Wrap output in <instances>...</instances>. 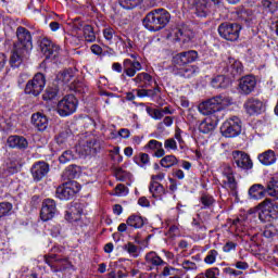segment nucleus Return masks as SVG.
<instances>
[{
	"mask_svg": "<svg viewBox=\"0 0 278 278\" xmlns=\"http://www.w3.org/2000/svg\"><path fill=\"white\" fill-rule=\"evenodd\" d=\"M79 190H81L79 182L72 180L59 186L55 194L58 199H61V201H70V199H73Z\"/></svg>",
	"mask_w": 278,
	"mask_h": 278,
	"instance_id": "7",
	"label": "nucleus"
},
{
	"mask_svg": "<svg viewBox=\"0 0 278 278\" xmlns=\"http://www.w3.org/2000/svg\"><path fill=\"white\" fill-rule=\"evenodd\" d=\"M13 205L10 202H1L0 203V218L3 216H9L10 212H12Z\"/></svg>",
	"mask_w": 278,
	"mask_h": 278,
	"instance_id": "44",
	"label": "nucleus"
},
{
	"mask_svg": "<svg viewBox=\"0 0 278 278\" xmlns=\"http://www.w3.org/2000/svg\"><path fill=\"white\" fill-rule=\"evenodd\" d=\"M27 58H29V51L25 52L24 49L18 50V48H14L10 64L13 68H17L20 64H23V60H27Z\"/></svg>",
	"mask_w": 278,
	"mask_h": 278,
	"instance_id": "24",
	"label": "nucleus"
},
{
	"mask_svg": "<svg viewBox=\"0 0 278 278\" xmlns=\"http://www.w3.org/2000/svg\"><path fill=\"white\" fill-rule=\"evenodd\" d=\"M174 123V118L172 116H165L163 122H161L159 125H165V127H170Z\"/></svg>",
	"mask_w": 278,
	"mask_h": 278,
	"instance_id": "63",
	"label": "nucleus"
},
{
	"mask_svg": "<svg viewBox=\"0 0 278 278\" xmlns=\"http://www.w3.org/2000/svg\"><path fill=\"white\" fill-rule=\"evenodd\" d=\"M232 160L235 164H237L238 168H242L243 170H250L253 168V161H251V156L242 151H232Z\"/></svg>",
	"mask_w": 278,
	"mask_h": 278,
	"instance_id": "14",
	"label": "nucleus"
},
{
	"mask_svg": "<svg viewBox=\"0 0 278 278\" xmlns=\"http://www.w3.org/2000/svg\"><path fill=\"white\" fill-rule=\"evenodd\" d=\"M138 204H139L141 207H150L151 202L149 201V199H147V197H141V198H139V200H138Z\"/></svg>",
	"mask_w": 278,
	"mask_h": 278,
	"instance_id": "61",
	"label": "nucleus"
},
{
	"mask_svg": "<svg viewBox=\"0 0 278 278\" xmlns=\"http://www.w3.org/2000/svg\"><path fill=\"white\" fill-rule=\"evenodd\" d=\"M179 164V159L173 154L163 155V157L160 161V165L163 168H173V166H177Z\"/></svg>",
	"mask_w": 278,
	"mask_h": 278,
	"instance_id": "32",
	"label": "nucleus"
},
{
	"mask_svg": "<svg viewBox=\"0 0 278 278\" xmlns=\"http://www.w3.org/2000/svg\"><path fill=\"white\" fill-rule=\"evenodd\" d=\"M220 131L225 138H236L242 132V121L238 116H230L222 125Z\"/></svg>",
	"mask_w": 278,
	"mask_h": 278,
	"instance_id": "5",
	"label": "nucleus"
},
{
	"mask_svg": "<svg viewBox=\"0 0 278 278\" xmlns=\"http://www.w3.org/2000/svg\"><path fill=\"white\" fill-rule=\"evenodd\" d=\"M16 38L17 41L14 43V49L21 51L23 49L25 52L31 51L34 49V42L31 40V33L29 29L20 26L16 28Z\"/></svg>",
	"mask_w": 278,
	"mask_h": 278,
	"instance_id": "6",
	"label": "nucleus"
},
{
	"mask_svg": "<svg viewBox=\"0 0 278 278\" xmlns=\"http://www.w3.org/2000/svg\"><path fill=\"white\" fill-rule=\"evenodd\" d=\"M30 173L34 178V181H41L42 178L47 177L49 173V164H47L45 161L36 162L33 165Z\"/></svg>",
	"mask_w": 278,
	"mask_h": 278,
	"instance_id": "16",
	"label": "nucleus"
},
{
	"mask_svg": "<svg viewBox=\"0 0 278 278\" xmlns=\"http://www.w3.org/2000/svg\"><path fill=\"white\" fill-rule=\"evenodd\" d=\"M164 177H166V174H164V173H159L156 175H152L150 184H159V181L164 180Z\"/></svg>",
	"mask_w": 278,
	"mask_h": 278,
	"instance_id": "58",
	"label": "nucleus"
},
{
	"mask_svg": "<svg viewBox=\"0 0 278 278\" xmlns=\"http://www.w3.org/2000/svg\"><path fill=\"white\" fill-rule=\"evenodd\" d=\"M147 114L151 116V118H154V121H162L164 118V115L162 114V109H153L151 106L146 108Z\"/></svg>",
	"mask_w": 278,
	"mask_h": 278,
	"instance_id": "41",
	"label": "nucleus"
},
{
	"mask_svg": "<svg viewBox=\"0 0 278 278\" xmlns=\"http://www.w3.org/2000/svg\"><path fill=\"white\" fill-rule=\"evenodd\" d=\"M218 257V252L216 250H210L204 257V263L208 266H212V264H216V260Z\"/></svg>",
	"mask_w": 278,
	"mask_h": 278,
	"instance_id": "43",
	"label": "nucleus"
},
{
	"mask_svg": "<svg viewBox=\"0 0 278 278\" xmlns=\"http://www.w3.org/2000/svg\"><path fill=\"white\" fill-rule=\"evenodd\" d=\"M164 148L166 151H177V141L173 138H168L164 141Z\"/></svg>",
	"mask_w": 278,
	"mask_h": 278,
	"instance_id": "49",
	"label": "nucleus"
},
{
	"mask_svg": "<svg viewBox=\"0 0 278 278\" xmlns=\"http://www.w3.org/2000/svg\"><path fill=\"white\" fill-rule=\"evenodd\" d=\"M240 29H242L240 25L236 23L225 22L218 26L217 31L220 38H224V40L236 42V40L240 38Z\"/></svg>",
	"mask_w": 278,
	"mask_h": 278,
	"instance_id": "8",
	"label": "nucleus"
},
{
	"mask_svg": "<svg viewBox=\"0 0 278 278\" xmlns=\"http://www.w3.org/2000/svg\"><path fill=\"white\" fill-rule=\"evenodd\" d=\"M255 210L262 223H270V220H277L278 218V202L273 201L270 198H266L258 203Z\"/></svg>",
	"mask_w": 278,
	"mask_h": 278,
	"instance_id": "3",
	"label": "nucleus"
},
{
	"mask_svg": "<svg viewBox=\"0 0 278 278\" xmlns=\"http://www.w3.org/2000/svg\"><path fill=\"white\" fill-rule=\"evenodd\" d=\"M181 266L185 270H197V263L192 261H184Z\"/></svg>",
	"mask_w": 278,
	"mask_h": 278,
	"instance_id": "55",
	"label": "nucleus"
},
{
	"mask_svg": "<svg viewBox=\"0 0 278 278\" xmlns=\"http://www.w3.org/2000/svg\"><path fill=\"white\" fill-rule=\"evenodd\" d=\"M211 86L213 88H227V80L225 79V76L219 75L212 79Z\"/></svg>",
	"mask_w": 278,
	"mask_h": 278,
	"instance_id": "42",
	"label": "nucleus"
},
{
	"mask_svg": "<svg viewBox=\"0 0 278 278\" xmlns=\"http://www.w3.org/2000/svg\"><path fill=\"white\" fill-rule=\"evenodd\" d=\"M115 34H116V31L112 27H108V28L103 29V36H104L105 40H108L109 42H112Z\"/></svg>",
	"mask_w": 278,
	"mask_h": 278,
	"instance_id": "53",
	"label": "nucleus"
},
{
	"mask_svg": "<svg viewBox=\"0 0 278 278\" xmlns=\"http://www.w3.org/2000/svg\"><path fill=\"white\" fill-rule=\"evenodd\" d=\"M142 0H118V3L124 10H134V8H138Z\"/></svg>",
	"mask_w": 278,
	"mask_h": 278,
	"instance_id": "40",
	"label": "nucleus"
},
{
	"mask_svg": "<svg viewBox=\"0 0 278 278\" xmlns=\"http://www.w3.org/2000/svg\"><path fill=\"white\" fill-rule=\"evenodd\" d=\"M55 97H58V87H49L47 90H46V93L43 94V99L46 101H51L53 99H55Z\"/></svg>",
	"mask_w": 278,
	"mask_h": 278,
	"instance_id": "46",
	"label": "nucleus"
},
{
	"mask_svg": "<svg viewBox=\"0 0 278 278\" xmlns=\"http://www.w3.org/2000/svg\"><path fill=\"white\" fill-rule=\"evenodd\" d=\"M243 108L250 116L262 114V112H264V102L257 98H249L244 102Z\"/></svg>",
	"mask_w": 278,
	"mask_h": 278,
	"instance_id": "15",
	"label": "nucleus"
},
{
	"mask_svg": "<svg viewBox=\"0 0 278 278\" xmlns=\"http://www.w3.org/2000/svg\"><path fill=\"white\" fill-rule=\"evenodd\" d=\"M265 192H267L269 197H273L274 199H278V179L277 178H271L270 181L267 182Z\"/></svg>",
	"mask_w": 278,
	"mask_h": 278,
	"instance_id": "35",
	"label": "nucleus"
},
{
	"mask_svg": "<svg viewBox=\"0 0 278 278\" xmlns=\"http://www.w3.org/2000/svg\"><path fill=\"white\" fill-rule=\"evenodd\" d=\"M74 77H75V72H73L72 68H67L56 74V81L62 85L71 84Z\"/></svg>",
	"mask_w": 278,
	"mask_h": 278,
	"instance_id": "29",
	"label": "nucleus"
},
{
	"mask_svg": "<svg viewBox=\"0 0 278 278\" xmlns=\"http://www.w3.org/2000/svg\"><path fill=\"white\" fill-rule=\"evenodd\" d=\"M116 38L119 40V42H122V45H124V47H127V49H131V47H134V42L128 37L116 36Z\"/></svg>",
	"mask_w": 278,
	"mask_h": 278,
	"instance_id": "54",
	"label": "nucleus"
},
{
	"mask_svg": "<svg viewBox=\"0 0 278 278\" xmlns=\"http://www.w3.org/2000/svg\"><path fill=\"white\" fill-rule=\"evenodd\" d=\"M258 162L263 164V166H273L275 162H277V154L273 150H267L257 156Z\"/></svg>",
	"mask_w": 278,
	"mask_h": 278,
	"instance_id": "28",
	"label": "nucleus"
},
{
	"mask_svg": "<svg viewBox=\"0 0 278 278\" xmlns=\"http://www.w3.org/2000/svg\"><path fill=\"white\" fill-rule=\"evenodd\" d=\"M231 103V98L219 94L200 103L198 110L204 116H212L213 114H216V112H222V110H226V108H229Z\"/></svg>",
	"mask_w": 278,
	"mask_h": 278,
	"instance_id": "2",
	"label": "nucleus"
},
{
	"mask_svg": "<svg viewBox=\"0 0 278 278\" xmlns=\"http://www.w3.org/2000/svg\"><path fill=\"white\" fill-rule=\"evenodd\" d=\"M228 62H229L228 71H230L233 77H238V75H242V63L240 61H236V59L229 58Z\"/></svg>",
	"mask_w": 278,
	"mask_h": 278,
	"instance_id": "34",
	"label": "nucleus"
},
{
	"mask_svg": "<svg viewBox=\"0 0 278 278\" xmlns=\"http://www.w3.org/2000/svg\"><path fill=\"white\" fill-rule=\"evenodd\" d=\"M58 212V205L53 199H45L41 204L40 218L43 223L53 219Z\"/></svg>",
	"mask_w": 278,
	"mask_h": 278,
	"instance_id": "12",
	"label": "nucleus"
},
{
	"mask_svg": "<svg viewBox=\"0 0 278 278\" xmlns=\"http://www.w3.org/2000/svg\"><path fill=\"white\" fill-rule=\"evenodd\" d=\"M235 267L238 268V270H248V268H249V263L242 262V261H238V262L235 264Z\"/></svg>",
	"mask_w": 278,
	"mask_h": 278,
	"instance_id": "60",
	"label": "nucleus"
},
{
	"mask_svg": "<svg viewBox=\"0 0 278 278\" xmlns=\"http://www.w3.org/2000/svg\"><path fill=\"white\" fill-rule=\"evenodd\" d=\"M47 85V78L45 74L37 73L31 80L26 84L25 92L26 94H33L34 97H38L42 90H45V86Z\"/></svg>",
	"mask_w": 278,
	"mask_h": 278,
	"instance_id": "9",
	"label": "nucleus"
},
{
	"mask_svg": "<svg viewBox=\"0 0 278 278\" xmlns=\"http://www.w3.org/2000/svg\"><path fill=\"white\" fill-rule=\"evenodd\" d=\"M236 247H238V244H236L233 241H228L223 247V251L224 253H231V251H233Z\"/></svg>",
	"mask_w": 278,
	"mask_h": 278,
	"instance_id": "56",
	"label": "nucleus"
},
{
	"mask_svg": "<svg viewBox=\"0 0 278 278\" xmlns=\"http://www.w3.org/2000/svg\"><path fill=\"white\" fill-rule=\"evenodd\" d=\"M45 262L46 264H48V266H50L55 270V267L58 266V264H60L61 262H66V258H62L55 254H51V255L45 256Z\"/></svg>",
	"mask_w": 278,
	"mask_h": 278,
	"instance_id": "38",
	"label": "nucleus"
},
{
	"mask_svg": "<svg viewBox=\"0 0 278 278\" xmlns=\"http://www.w3.org/2000/svg\"><path fill=\"white\" fill-rule=\"evenodd\" d=\"M129 194V189L125 187V185L119 184L115 187V195L116 197H127Z\"/></svg>",
	"mask_w": 278,
	"mask_h": 278,
	"instance_id": "50",
	"label": "nucleus"
},
{
	"mask_svg": "<svg viewBox=\"0 0 278 278\" xmlns=\"http://www.w3.org/2000/svg\"><path fill=\"white\" fill-rule=\"evenodd\" d=\"M172 38L176 40V42H190L192 38H194V33L190 29L186 28H176L172 34Z\"/></svg>",
	"mask_w": 278,
	"mask_h": 278,
	"instance_id": "21",
	"label": "nucleus"
},
{
	"mask_svg": "<svg viewBox=\"0 0 278 278\" xmlns=\"http://www.w3.org/2000/svg\"><path fill=\"white\" fill-rule=\"evenodd\" d=\"M40 49L47 60H55L61 51L60 46L49 39V37H43L41 39Z\"/></svg>",
	"mask_w": 278,
	"mask_h": 278,
	"instance_id": "11",
	"label": "nucleus"
},
{
	"mask_svg": "<svg viewBox=\"0 0 278 278\" xmlns=\"http://www.w3.org/2000/svg\"><path fill=\"white\" fill-rule=\"evenodd\" d=\"M126 225L134 229H142L144 227V219L140 215H130L126 220Z\"/></svg>",
	"mask_w": 278,
	"mask_h": 278,
	"instance_id": "33",
	"label": "nucleus"
},
{
	"mask_svg": "<svg viewBox=\"0 0 278 278\" xmlns=\"http://www.w3.org/2000/svg\"><path fill=\"white\" fill-rule=\"evenodd\" d=\"M157 92H160V87L156 85L153 89H148L147 97H157Z\"/></svg>",
	"mask_w": 278,
	"mask_h": 278,
	"instance_id": "64",
	"label": "nucleus"
},
{
	"mask_svg": "<svg viewBox=\"0 0 278 278\" xmlns=\"http://www.w3.org/2000/svg\"><path fill=\"white\" fill-rule=\"evenodd\" d=\"M198 58L199 52L194 50H189L177 54L175 56V62L178 66H186L187 64H192V62H197Z\"/></svg>",
	"mask_w": 278,
	"mask_h": 278,
	"instance_id": "17",
	"label": "nucleus"
},
{
	"mask_svg": "<svg viewBox=\"0 0 278 278\" xmlns=\"http://www.w3.org/2000/svg\"><path fill=\"white\" fill-rule=\"evenodd\" d=\"M79 105V101L73 94H67L63 97L56 104V112L59 116H71V114H75L77 112V106Z\"/></svg>",
	"mask_w": 278,
	"mask_h": 278,
	"instance_id": "4",
	"label": "nucleus"
},
{
	"mask_svg": "<svg viewBox=\"0 0 278 278\" xmlns=\"http://www.w3.org/2000/svg\"><path fill=\"white\" fill-rule=\"evenodd\" d=\"M257 86V79L252 75L244 76L239 81V90L242 94H251Z\"/></svg>",
	"mask_w": 278,
	"mask_h": 278,
	"instance_id": "18",
	"label": "nucleus"
},
{
	"mask_svg": "<svg viewBox=\"0 0 278 278\" xmlns=\"http://www.w3.org/2000/svg\"><path fill=\"white\" fill-rule=\"evenodd\" d=\"M124 75L127 77H136V73L142 70V64L139 61L125 59L123 62Z\"/></svg>",
	"mask_w": 278,
	"mask_h": 278,
	"instance_id": "19",
	"label": "nucleus"
},
{
	"mask_svg": "<svg viewBox=\"0 0 278 278\" xmlns=\"http://www.w3.org/2000/svg\"><path fill=\"white\" fill-rule=\"evenodd\" d=\"M84 38L86 42H94L97 40V35H94V28L90 25L84 27Z\"/></svg>",
	"mask_w": 278,
	"mask_h": 278,
	"instance_id": "39",
	"label": "nucleus"
},
{
	"mask_svg": "<svg viewBox=\"0 0 278 278\" xmlns=\"http://www.w3.org/2000/svg\"><path fill=\"white\" fill-rule=\"evenodd\" d=\"M81 214L83 211L79 206H72L66 211L65 220H68L70 223H77V220L81 219Z\"/></svg>",
	"mask_w": 278,
	"mask_h": 278,
	"instance_id": "30",
	"label": "nucleus"
},
{
	"mask_svg": "<svg viewBox=\"0 0 278 278\" xmlns=\"http://www.w3.org/2000/svg\"><path fill=\"white\" fill-rule=\"evenodd\" d=\"M144 149L146 151L153 153L154 157H163L166 155V151L164 150L162 142L155 139L148 141Z\"/></svg>",
	"mask_w": 278,
	"mask_h": 278,
	"instance_id": "23",
	"label": "nucleus"
},
{
	"mask_svg": "<svg viewBox=\"0 0 278 278\" xmlns=\"http://www.w3.org/2000/svg\"><path fill=\"white\" fill-rule=\"evenodd\" d=\"M217 125L218 119L215 115L205 117L199 125V131H201V134H212V131L216 129Z\"/></svg>",
	"mask_w": 278,
	"mask_h": 278,
	"instance_id": "22",
	"label": "nucleus"
},
{
	"mask_svg": "<svg viewBox=\"0 0 278 278\" xmlns=\"http://www.w3.org/2000/svg\"><path fill=\"white\" fill-rule=\"evenodd\" d=\"M195 14L201 17L207 16V1L195 0Z\"/></svg>",
	"mask_w": 278,
	"mask_h": 278,
	"instance_id": "37",
	"label": "nucleus"
},
{
	"mask_svg": "<svg viewBox=\"0 0 278 278\" xmlns=\"http://www.w3.org/2000/svg\"><path fill=\"white\" fill-rule=\"evenodd\" d=\"M132 81L138 86V88H149L153 84V76L149 73L142 72L137 74Z\"/></svg>",
	"mask_w": 278,
	"mask_h": 278,
	"instance_id": "27",
	"label": "nucleus"
},
{
	"mask_svg": "<svg viewBox=\"0 0 278 278\" xmlns=\"http://www.w3.org/2000/svg\"><path fill=\"white\" fill-rule=\"evenodd\" d=\"M149 192L152 194L153 199H162L166 190H164V186L160 182H150Z\"/></svg>",
	"mask_w": 278,
	"mask_h": 278,
	"instance_id": "31",
	"label": "nucleus"
},
{
	"mask_svg": "<svg viewBox=\"0 0 278 278\" xmlns=\"http://www.w3.org/2000/svg\"><path fill=\"white\" fill-rule=\"evenodd\" d=\"M224 273L226 275H230L232 277H240V275H242V270H236V269H233L231 267L224 268Z\"/></svg>",
	"mask_w": 278,
	"mask_h": 278,
	"instance_id": "57",
	"label": "nucleus"
},
{
	"mask_svg": "<svg viewBox=\"0 0 278 278\" xmlns=\"http://www.w3.org/2000/svg\"><path fill=\"white\" fill-rule=\"evenodd\" d=\"M248 194L253 201H260L266 197V187L262 184H255L250 187Z\"/></svg>",
	"mask_w": 278,
	"mask_h": 278,
	"instance_id": "26",
	"label": "nucleus"
},
{
	"mask_svg": "<svg viewBox=\"0 0 278 278\" xmlns=\"http://www.w3.org/2000/svg\"><path fill=\"white\" fill-rule=\"evenodd\" d=\"M181 134H184V131L180 130V128L175 129L174 138H176V140H177V142H179V144H184V137H181Z\"/></svg>",
	"mask_w": 278,
	"mask_h": 278,
	"instance_id": "59",
	"label": "nucleus"
},
{
	"mask_svg": "<svg viewBox=\"0 0 278 278\" xmlns=\"http://www.w3.org/2000/svg\"><path fill=\"white\" fill-rule=\"evenodd\" d=\"M118 136H121V138L127 139L131 136V132L127 128H122L118 130Z\"/></svg>",
	"mask_w": 278,
	"mask_h": 278,
	"instance_id": "62",
	"label": "nucleus"
},
{
	"mask_svg": "<svg viewBox=\"0 0 278 278\" xmlns=\"http://www.w3.org/2000/svg\"><path fill=\"white\" fill-rule=\"evenodd\" d=\"M7 142L11 149H27L29 147L27 139L18 135L10 136Z\"/></svg>",
	"mask_w": 278,
	"mask_h": 278,
	"instance_id": "25",
	"label": "nucleus"
},
{
	"mask_svg": "<svg viewBox=\"0 0 278 278\" xmlns=\"http://www.w3.org/2000/svg\"><path fill=\"white\" fill-rule=\"evenodd\" d=\"M88 27V24H86L84 21H81L80 18H75L73 22V29H75L76 31H84V28Z\"/></svg>",
	"mask_w": 278,
	"mask_h": 278,
	"instance_id": "51",
	"label": "nucleus"
},
{
	"mask_svg": "<svg viewBox=\"0 0 278 278\" xmlns=\"http://www.w3.org/2000/svg\"><path fill=\"white\" fill-rule=\"evenodd\" d=\"M124 251H127L132 257H138V248L136 244L128 242L124 245Z\"/></svg>",
	"mask_w": 278,
	"mask_h": 278,
	"instance_id": "47",
	"label": "nucleus"
},
{
	"mask_svg": "<svg viewBox=\"0 0 278 278\" xmlns=\"http://www.w3.org/2000/svg\"><path fill=\"white\" fill-rule=\"evenodd\" d=\"M200 201L202 203V205H204V207H212V205H214V197L210 195V194H202V197L200 198Z\"/></svg>",
	"mask_w": 278,
	"mask_h": 278,
	"instance_id": "48",
	"label": "nucleus"
},
{
	"mask_svg": "<svg viewBox=\"0 0 278 278\" xmlns=\"http://www.w3.org/2000/svg\"><path fill=\"white\" fill-rule=\"evenodd\" d=\"M170 23V13L165 9H155L143 18V26L149 31H162Z\"/></svg>",
	"mask_w": 278,
	"mask_h": 278,
	"instance_id": "1",
	"label": "nucleus"
},
{
	"mask_svg": "<svg viewBox=\"0 0 278 278\" xmlns=\"http://www.w3.org/2000/svg\"><path fill=\"white\" fill-rule=\"evenodd\" d=\"M143 266L147 270H157L160 266H166V262L155 251H150L144 255Z\"/></svg>",
	"mask_w": 278,
	"mask_h": 278,
	"instance_id": "13",
	"label": "nucleus"
},
{
	"mask_svg": "<svg viewBox=\"0 0 278 278\" xmlns=\"http://www.w3.org/2000/svg\"><path fill=\"white\" fill-rule=\"evenodd\" d=\"M31 125L38 129V131H45L49 127V118L45 113H34L31 115Z\"/></svg>",
	"mask_w": 278,
	"mask_h": 278,
	"instance_id": "20",
	"label": "nucleus"
},
{
	"mask_svg": "<svg viewBox=\"0 0 278 278\" xmlns=\"http://www.w3.org/2000/svg\"><path fill=\"white\" fill-rule=\"evenodd\" d=\"M134 161L136 164L147 165L149 162H151V157L149 154L140 152L134 157Z\"/></svg>",
	"mask_w": 278,
	"mask_h": 278,
	"instance_id": "45",
	"label": "nucleus"
},
{
	"mask_svg": "<svg viewBox=\"0 0 278 278\" xmlns=\"http://www.w3.org/2000/svg\"><path fill=\"white\" fill-rule=\"evenodd\" d=\"M197 73H199V67L194 65H186L179 71L180 77H185V79H190V77H194Z\"/></svg>",
	"mask_w": 278,
	"mask_h": 278,
	"instance_id": "36",
	"label": "nucleus"
},
{
	"mask_svg": "<svg viewBox=\"0 0 278 278\" xmlns=\"http://www.w3.org/2000/svg\"><path fill=\"white\" fill-rule=\"evenodd\" d=\"M222 170V184L224 188H227V190H231L235 192L238 188V181H236V176L233 175V168L229 164H222L220 166Z\"/></svg>",
	"mask_w": 278,
	"mask_h": 278,
	"instance_id": "10",
	"label": "nucleus"
},
{
	"mask_svg": "<svg viewBox=\"0 0 278 278\" xmlns=\"http://www.w3.org/2000/svg\"><path fill=\"white\" fill-rule=\"evenodd\" d=\"M73 160V152L67 150L63 152V154L59 157V162L61 164H66L67 162H71Z\"/></svg>",
	"mask_w": 278,
	"mask_h": 278,
	"instance_id": "52",
	"label": "nucleus"
}]
</instances>
